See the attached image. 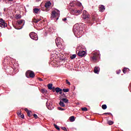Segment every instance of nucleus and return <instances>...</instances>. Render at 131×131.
I'll use <instances>...</instances> for the list:
<instances>
[{
	"label": "nucleus",
	"instance_id": "1",
	"mask_svg": "<svg viewBox=\"0 0 131 131\" xmlns=\"http://www.w3.org/2000/svg\"><path fill=\"white\" fill-rule=\"evenodd\" d=\"M73 32L76 37H81L83 34V30L82 27H80L78 24H75L73 27Z\"/></svg>",
	"mask_w": 131,
	"mask_h": 131
},
{
	"label": "nucleus",
	"instance_id": "2",
	"mask_svg": "<svg viewBox=\"0 0 131 131\" xmlns=\"http://www.w3.org/2000/svg\"><path fill=\"white\" fill-rule=\"evenodd\" d=\"M59 17H60V11L58 9H55L52 12L51 16V19H55V18H56V20H58Z\"/></svg>",
	"mask_w": 131,
	"mask_h": 131
},
{
	"label": "nucleus",
	"instance_id": "3",
	"mask_svg": "<svg viewBox=\"0 0 131 131\" xmlns=\"http://www.w3.org/2000/svg\"><path fill=\"white\" fill-rule=\"evenodd\" d=\"M82 13L81 10L72 9L71 11L72 15H75V16H78Z\"/></svg>",
	"mask_w": 131,
	"mask_h": 131
},
{
	"label": "nucleus",
	"instance_id": "4",
	"mask_svg": "<svg viewBox=\"0 0 131 131\" xmlns=\"http://www.w3.org/2000/svg\"><path fill=\"white\" fill-rule=\"evenodd\" d=\"M99 57H100V54L98 52L94 53L93 56L91 57V60L94 62H97V61H98V59H99Z\"/></svg>",
	"mask_w": 131,
	"mask_h": 131
},
{
	"label": "nucleus",
	"instance_id": "5",
	"mask_svg": "<svg viewBox=\"0 0 131 131\" xmlns=\"http://www.w3.org/2000/svg\"><path fill=\"white\" fill-rule=\"evenodd\" d=\"M26 76H27L28 78H29V77H31L32 78H33V77L35 76V75L34 74V72L31 71H28L26 73Z\"/></svg>",
	"mask_w": 131,
	"mask_h": 131
},
{
	"label": "nucleus",
	"instance_id": "6",
	"mask_svg": "<svg viewBox=\"0 0 131 131\" xmlns=\"http://www.w3.org/2000/svg\"><path fill=\"white\" fill-rule=\"evenodd\" d=\"M30 38L33 40H37L38 39V37H37V34L36 33L32 32L29 34Z\"/></svg>",
	"mask_w": 131,
	"mask_h": 131
},
{
	"label": "nucleus",
	"instance_id": "7",
	"mask_svg": "<svg viewBox=\"0 0 131 131\" xmlns=\"http://www.w3.org/2000/svg\"><path fill=\"white\" fill-rule=\"evenodd\" d=\"M17 24L18 26H19V28H17V29H22L23 28V26H24V25L25 24V23H23V20H19L17 21Z\"/></svg>",
	"mask_w": 131,
	"mask_h": 131
},
{
	"label": "nucleus",
	"instance_id": "8",
	"mask_svg": "<svg viewBox=\"0 0 131 131\" xmlns=\"http://www.w3.org/2000/svg\"><path fill=\"white\" fill-rule=\"evenodd\" d=\"M82 18V19H84V20H88L89 18H90L89 15L86 13V11L85 10L83 11Z\"/></svg>",
	"mask_w": 131,
	"mask_h": 131
},
{
	"label": "nucleus",
	"instance_id": "9",
	"mask_svg": "<svg viewBox=\"0 0 131 131\" xmlns=\"http://www.w3.org/2000/svg\"><path fill=\"white\" fill-rule=\"evenodd\" d=\"M7 23H5V20L3 18L0 19V27L2 28H5L7 26Z\"/></svg>",
	"mask_w": 131,
	"mask_h": 131
},
{
	"label": "nucleus",
	"instance_id": "10",
	"mask_svg": "<svg viewBox=\"0 0 131 131\" xmlns=\"http://www.w3.org/2000/svg\"><path fill=\"white\" fill-rule=\"evenodd\" d=\"M86 54V52H85V51L81 50V51H78V55L79 57H84V56H85Z\"/></svg>",
	"mask_w": 131,
	"mask_h": 131
},
{
	"label": "nucleus",
	"instance_id": "11",
	"mask_svg": "<svg viewBox=\"0 0 131 131\" xmlns=\"http://www.w3.org/2000/svg\"><path fill=\"white\" fill-rule=\"evenodd\" d=\"M46 106L49 110H52V109L54 108V106L53 105H52V103H49L48 101L46 102Z\"/></svg>",
	"mask_w": 131,
	"mask_h": 131
},
{
	"label": "nucleus",
	"instance_id": "12",
	"mask_svg": "<svg viewBox=\"0 0 131 131\" xmlns=\"http://www.w3.org/2000/svg\"><path fill=\"white\" fill-rule=\"evenodd\" d=\"M55 42H56V46L57 47H59L61 45V38H57L55 39Z\"/></svg>",
	"mask_w": 131,
	"mask_h": 131
},
{
	"label": "nucleus",
	"instance_id": "13",
	"mask_svg": "<svg viewBox=\"0 0 131 131\" xmlns=\"http://www.w3.org/2000/svg\"><path fill=\"white\" fill-rule=\"evenodd\" d=\"M99 72H100V68L98 67H95L94 68V73L96 74H99Z\"/></svg>",
	"mask_w": 131,
	"mask_h": 131
},
{
	"label": "nucleus",
	"instance_id": "14",
	"mask_svg": "<svg viewBox=\"0 0 131 131\" xmlns=\"http://www.w3.org/2000/svg\"><path fill=\"white\" fill-rule=\"evenodd\" d=\"M100 12H104L105 11V7L103 5H100L99 7Z\"/></svg>",
	"mask_w": 131,
	"mask_h": 131
},
{
	"label": "nucleus",
	"instance_id": "15",
	"mask_svg": "<svg viewBox=\"0 0 131 131\" xmlns=\"http://www.w3.org/2000/svg\"><path fill=\"white\" fill-rule=\"evenodd\" d=\"M51 5H52V3L50 2H47L45 5V8H47V9H48V8H50Z\"/></svg>",
	"mask_w": 131,
	"mask_h": 131
},
{
	"label": "nucleus",
	"instance_id": "16",
	"mask_svg": "<svg viewBox=\"0 0 131 131\" xmlns=\"http://www.w3.org/2000/svg\"><path fill=\"white\" fill-rule=\"evenodd\" d=\"M55 90L56 93H59L60 94H62V89H60L59 88H56Z\"/></svg>",
	"mask_w": 131,
	"mask_h": 131
},
{
	"label": "nucleus",
	"instance_id": "17",
	"mask_svg": "<svg viewBox=\"0 0 131 131\" xmlns=\"http://www.w3.org/2000/svg\"><path fill=\"white\" fill-rule=\"evenodd\" d=\"M40 11V9H38V8H34L33 10V13H34L35 14H38V12H39Z\"/></svg>",
	"mask_w": 131,
	"mask_h": 131
},
{
	"label": "nucleus",
	"instance_id": "18",
	"mask_svg": "<svg viewBox=\"0 0 131 131\" xmlns=\"http://www.w3.org/2000/svg\"><path fill=\"white\" fill-rule=\"evenodd\" d=\"M25 111H26V112H27V113L28 114V116H31L30 113H31V111L28 110V109H27V108H25Z\"/></svg>",
	"mask_w": 131,
	"mask_h": 131
},
{
	"label": "nucleus",
	"instance_id": "19",
	"mask_svg": "<svg viewBox=\"0 0 131 131\" xmlns=\"http://www.w3.org/2000/svg\"><path fill=\"white\" fill-rule=\"evenodd\" d=\"M75 121V118H74V116H71L70 118V121H71V122H73V121Z\"/></svg>",
	"mask_w": 131,
	"mask_h": 131
},
{
	"label": "nucleus",
	"instance_id": "20",
	"mask_svg": "<svg viewBox=\"0 0 131 131\" xmlns=\"http://www.w3.org/2000/svg\"><path fill=\"white\" fill-rule=\"evenodd\" d=\"M61 101H62L63 103H68L69 101L68 99L66 98H63L61 100Z\"/></svg>",
	"mask_w": 131,
	"mask_h": 131
},
{
	"label": "nucleus",
	"instance_id": "21",
	"mask_svg": "<svg viewBox=\"0 0 131 131\" xmlns=\"http://www.w3.org/2000/svg\"><path fill=\"white\" fill-rule=\"evenodd\" d=\"M59 105L61 107H64L65 106V104H64V102L61 100H60L59 102Z\"/></svg>",
	"mask_w": 131,
	"mask_h": 131
},
{
	"label": "nucleus",
	"instance_id": "22",
	"mask_svg": "<svg viewBox=\"0 0 131 131\" xmlns=\"http://www.w3.org/2000/svg\"><path fill=\"white\" fill-rule=\"evenodd\" d=\"M48 86L49 90H52V89H53V84L49 83L48 84Z\"/></svg>",
	"mask_w": 131,
	"mask_h": 131
},
{
	"label": "nucleus",
	"instance_id": "23",
	"mask_svg": "<svg viewBox=\"0 0 131 131\" xmlns=\"http://www.w3.org/2000/svg\"><path fill=\"white\" fill-rule=\"evenodd\" d=\"M41 92L42 94H47L48 90L46 89H41Z\"/></svg>",
	"mask_w": 131,
	"mask_h": 131
},
{
	"label": "nucleus",
	"instance_id": "24",
	"mask_svg": "<svg viewBox=\"0 0 131 131\" xmlns=\"http://www.w3.org/2000/svg\"><path fill=\"white\" fill-rule=\"evenodd\" d=\"M102 108L103 110H105V109H107V105L106 104H103L102 105Z\"/></svg>",
	"mask_w": 131,
	"mask_h": 131
},
{
	"label": "nucleus",
	"instance_id": "25",
	"mask_svg": "<svg viewBox=\"0 0 131 131\" xmlns=\"http://www.w3.org/2000/svg\"><path fill=\"white\" fill-rule=\"evenodd\" d=\"M107 123L109 124V125H112V124H113V123H114V122L110 120L107 122Z\"/></svg>",
	"mask_w": 131,
	"mask_h": 131
},
{
	"label": "nucleus",
	"instance_id": "26",
	"mask_svg": "<svg viewBox=\"0 0 131 131\" xmlns=\"http://www.w3.org/2000/svg\"><path fill=\"white\" fill-rule=\"evenodd\" d=\"M54 127H55V128L56 129H57V130H60V127H59V126H58V125H57L56 124H54Z\"/></svg>",
	"mask_w": 131,
	"mask_h": 131
},
{
	"label": "nucleus",
	"instance_id": "27",
	"mask_svg": "<svg viewBox=\"0 0 131 131\" xmlns=\"http://www.w3.org/2000/svg\"><path fill=\"white\" fill-rule=\"evenodd\" d=\"M63 92H64V93H68V92H69V89H63Z\"/></svg>",
	"mask_w": 131,
	"mask_h": 131
},
{
	"label": "nucleus",
	"instance_id": "28",
	"mask_svg": "<svg viewBox=\"0 0 131 131\" xmlns=\"http://www.w3.org/2000/svg\"><path fill=\"white\" fill-rule=\"evenodd\" d=\"M75 58H76V54H73L72 55V56H71V58L73 59H75Z\"/></svg>",
	"mask_w": 131,
	"mask_h": 131
},
{
	"label": "nucleus",
	"instance_id": "29",
	"mask_svg": "<svg viewBox=\"0 0 131 131\" xmlns=\"http://www.w3.org/2000/svg\"><path fill=\"white\" fill-rule=\"evenodd\" d=\"M127 69H127V68H125L123 70V73H124V74L126 73V71H127Z\"/></svg>",
	"mask_w": 131,
	"mask_h": 131
},
{
	"label": "nucleus",
	"instance_id": "30",
	"mask_svg": "<svg viewBox=\"0 0 131 131\" xmlns=\"http://www.w3.org/2000/svg\"><path fill=\"white\" fill-rule=\"evenodd\" d=\"M58 110H59L60 111H64V110H65L64 108H63L61 107H58Z\"/></svg>",
	"mask_w": 131,
	"mask_h": 131
},
{
	"label": "nucleus",
	"instance_id": "31",
	"mask_svg": "<svg viewBox=\"0 0 131 131\" xmlns=\"http://www.w3.org/2000/svg\"><path fill=\"white\" fill-rule=\"evenodd\" d=\"M81 109L82 111H88V108L86 107H82Z\"/></svg>",
	"mask_w": 131,
	"mask_h": 131
},
{
	"label": "nucleus",
	"instance_id": "32",
	"mask_svg": "<svg viewBox=\"0 0 131 131\" xmlns=\"http://www.w3.org/2000/svg\"><path fill=\"white\" fill-rule=\"evenodd\" d=\"M67 84H69V85H70L71 83H70V82H69L67 79L66 80Z\"/></svg>",
	"mask_w": 131,
	"mask_h": 131
},
{
	"label": "nucleus",
	"instance_id": "33",
	"mask_svg": "<svg viewBox=\"0 0 131 131\" xmlns=\"http://www.w3.org/2000/svg\"><path fill=\"white\" fill-rule=\"evenodd\" d=\"M33 116H34V118H35L36 119H37V118L38 117L37 116V115H36V114H34L33 115Z\"/></svg>",
	"mask_w": 131,
	"mask_h": 131
},
{
	"label": "nucleus",
	"instance_id": "34",
	"mask_svg": "<svg viewBox=\"0 0 131 131\" xmlns=\"http://www.w3.org/2000/svg\"><path fill=\"white\" fill-rule=\"evenodd\" d=\"M61 129H62L63 130L67 131V129L66 127H61Z\"/></svg>",
	"mask_w": 131,
	"mask_h": 131
},
{
	"label": "nucleus",
	"instance_id": "35",
	"mask_svg": "<svg viewBox=\"0 0 131 131\" xmlns=\"http://www.w3.org/2000/svg\"><path fill=\"white\" fill-rule=\"evenodd\" d=\"M16 19H21V15H16Z\"/></svg>",
	"mask_w": 131,
	"mask_h": 131
},
{
	"label": "nucleus",
	"instance_id": "36",
	"mask_svg": "<svg viewBox=\"0 0 131 131\" xmlns=\"http://www.w3.org/2000/svg\"><path fill=\"white\" fill-rule=\"evenodd\" d=\"M19 117H21V118H24V115L23 114H21Z\"/></svg>",
	"mask_w": 131,
	"mask_h": 131
},
{
	"label": "nucleus",
	"instance_id": "37",
	"mask_svg": "<svg viewBox=\"0 0 131 131\" xmlns=\"http://www.w3.org/2000/svg\"><path fill=\"white\" fill-rule=\"evenodd\" d=\"M104 115H106V114H108V115H112V113H105L103 114Z\"/></svg>",
	"mask_w": 131,
	"mask_h": 131
},
{
	"label": "nucleus",
	"instance_id": "38",
	"mask_svg": "<svg viewBox=\"0 0 131 131\" xmlns=\"http://www.w3.org/2000/svg\"><path fill=\"white\" fill-rule=\"evenodd\" d=\"M39 21H40V20L38 19V20H35L34 21V22H35V23H37V22H39Z\"/></svg>",
	"mask_w": 131,
	"mask_h": 131
},
{
	"label": "nucleus",
	"instance_id": "39",
	"mask_svg": "<svg viewBox=\"0 0 131 131\" xmlns=\"http://www.w3.org/2000/svg\"><path fill=\"white\" fill-rule=\"evenodd\" d=\"M121 72V70H119L118 72L117 71V74H119Z\"/></svg>",
	"mask_w": 131,
	"mask_h": 131
},
{
	"label": "nucleus",
	"instance_id": "40",
	"mask_svg": "<svg viewBox=\"0 0 131 131\" xmlns=\"http://www.w3.org/2000/svg\"><path fill=\"white\" fill-rule=\"evenodd\" d=\"M66 20H67V18H66L62 19V21H66Z\"/></svg>",
	"mask_w": 131,
	"mask_h": 131
},
{
	"label": "nucleus",
	"instance_id": "41",
	"mask_svg": "<svg viewBox=\"0 0 131 131\" xmlns=\"http://www.w3.org/2000/svg\"><path fill=\"white\" fill-rule=\"evenodd\" d=\"M21 113H17V115L18 116H20V115H21Z\"/></svg>",
	"mask_w": 131,
	"mask_h": 131
},
{
	"label": "nucleus",
	"instance_id": "42",
	"mask_svg": "<svg viewBox=\"0 0 131 131\" xmlns=\"http://www.w3.org/2000/svg\"><path fill=\"white\" fill-rule=\"evenodd\" d=\"M79 6H81V3H79Z\"/></svg>",
	"mask_w": 131,
	"mask_h": 131
},
{
	"label": "nucleus",
	"instance_id": "43",
	"mask_svg": "<svg viewBox=\"0 0 131 131\" xmlns=\"http://www.w3.org/2000/svg\"><path fill=\"white\" fill-rule=\"evenodd\" d=\"M37 2H39L40 0H36Z\"/></svg>",
	"mask_w": 131,
	"mask_h": 131
},
{
	"label": "nucleus",
	"instance_id": "44",
	"mask_svg": "<svg viewBox=\"0 0 131 131\" xmlns=\"http://www.w3.org/2000/svg\"><path fill=\"white\" fill-rule=\"evenodd\" d=\"M4 11H6V9H4Z\"/></svg>",
	"mask_w": 131,
	"mask_h": 131
},
{
	"label": "nucleus",
	"instance_id": "45",
	"mask_svg": "<svg viewBox=\"0 0 131 131\" xmlns=\"http://www.w3.org/2000/svg\"><path fill=\"white\" fill-rule=\"evenodd\" d=\"M40 81L42 80V79H40Z\"/></svg>",
	"mask_w": 131,
	"mask_h": 131
}]
</instances>
